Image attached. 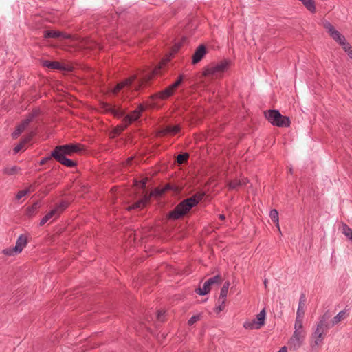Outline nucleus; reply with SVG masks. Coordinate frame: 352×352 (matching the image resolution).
Wrapping results in <instances>:
<instances>
[{
    "label": "nucleus",
    "mask_w": 352,
    "mask_h": 352,
    "mask_svg": "<svg viewBox=\"0 0 352 352\" xmlns=\"http://www.w3.org/2000/svg\"><path fill=\"white\" fill-rule=\"evenodd\" d=\"M83 151V146L80 144H68L57 146L52 151H56L60 154L72 156L74 153H79Z\"/></svg>",
    "instance_id": "obj_5"
},
{
    "label": "nucleus",
    "mask_w": 352,
    "mask_h": 352,
    "mask_svg": "<svg viewBox=\"0 0 352 352\" xmlns=\"http://www.w3.org/2000/svg\"><path fill=\"white\" fill-rule=\"evenodd\" d=\"M204 196V193L198 192L189 198L184 199L174 208L173 210L168 213L167 216L168 219L177 220L182 218L193 207L197 206L199 202L202 200Z\"/></svg>",
    "instance_id": "obj_1"
},
{
    "label": "nucleus",
    "mask_w": 352,
    "mask_h": 352,
    "mask_svg": "<svg viewBox=\"0 0 352 352\" xmlns=\"http://www.w3.org/2000/svg\"><path fill=\"white\" fill-rule=\"evenodd\" d=\"M189 158V155L187 153L179 154L177 157V163L182 164L186 162Z\"/></svg>",
    "instance_id": "obj_34"
},
{
    "label": "nucleus",
    "mask_w": 352,
    "mask_h": 352,
    "mask_svg": "<svg viewBox=\"0 0 352 352\" xmlns=\"http://www.w3.org/2000/svg\"><path fill=\"white\" fill-rule=\"evenodd\" d=\"M42 65L43 67L50 68L53 70H60L65 71L67 70L66 66L62 65L58 61H50L48 60H45L42 62Z\"/></svg>",
    "instance_id": "obj_15"
},
{
    "label": "nucleus",
    "mask_w": 352,
    "mask_h": 352,
    "mask_svg": "<svg viewBox=\"0 0 352 352\" xmlns=\"http://www.w3.org/2000/svg\"><path fill=\"white\" fill-rule=\"evenodd\" d=\"M228 65V61L222 60L220 63L207 68L206 70V75H211L212 76L219 77L227 69Z\"/></svg>",
    "instance_id": "obj_8"
},
{
    "label": "nucleus",
    "mask_w": 352,
    "mask_h": 352,
    "mask_svg": "<svg viewBox=\"0 0 352 352\" xmlns=\"http://www.w3.org/2000/svg\"><path fill=\"white\" fill-rule=\"evenodd\" d=\"M34 118V114L30 115L25 120L16 127V130L12 133V137L13 139H16L28 126L30 123L32 121Z\"/></svg>",
    "instance_id": "obj_12"
},
{
    "label": "nucleus",
    "mask_w": 352,
    "mask_h": 352,
    "mask_svg": "<svg viewBox=\"0 0 352 352\" xmlns=\"http://www.w3.org/2000/svg\"><path fill=\"white\" fill-rule=\"evenodd\" d=\"M229 287H230V283L228 281H226L224 283L222 287H226V289H229Z\"/></svg>",
    "instance_id": "obj_48"
},
{
    "label": "nucleus",
    "mask_w": 352,
    "mask_h": 352,
    "mask_svg": "<svg viewBox=\"0 0 352 352\" xmlns=\"http://www.w3.org/2000/svg\"><path fill=\"white\" fill-rule=\"evenodd\" d=\"M270 217L272 219V221L276 224L278 231L280 232L278 211L275 209L272 210L270 212Z\"/></svg>",
    "instance_id": "obj_28"
},
{
    "label": "nucleus",
    "mask_w": 352,
    "mask_h": 352,
    "mask_svg": "<svg viewBox=\"0 0 352 352\" xmlns=\"http://www.w3.org/2000/svg\"><path fill=\"white\" fill-rule=\"evenodd\" d=\"M226 299H221L220 302L218 300L219 305H218L217 309L219 311H221L223 310V309L225 307V305H226Z\"/></svg>",
    "instance_id": "obj_40"
},
{
    "label": "nucleus",
    "mask_w": 352,
    "mask_h": 352,
    "mask_svg": "<svg viewBox=\"0 0 352 352\" xmlns=\"http://www.w3.org/2000/svg\"><path fill=\"white\" fill-rule=\"evenodd\" d=\"M323 26L333 39L339 43V44H340L343 41H345V37L338 31L335 30L333 25L329 21L324 22Z\"/></svg>",
    "instance_id": "obj_10"
},
{
    "label": "nucleus",
    "mask_w": 352,
    "mask_h": 352,
    "mask_svg": "<svg viewBox=\"0 0 352 352\" xmlns=\"http://www.w3.org/2000/svg\"><path fill=\"white\" fill-rule=\"evenodd\" d=\"M27 194H28V191H25V190H20V191H19V192H18V193L16 194V199L17 200H19V199H21L22 197H23L24 196H25Z\"/></svg>",
    "instance_id": "obj_42"
},
{
    "label": "nucleus",
    "mask_w": 352,
    "mask_h": 352,
    "mask_svg": "<svg viewBox=\"0 0 352 352\" xmlns=\"http://www.w3.org/2000/svg\"><path fill=\"white\" fill-rule=\"evenodd\" d=\"M123 123L120 124V125H118L114 129H113V133L116 134V135H119L123 131H124L127 126L129 124H126L125 123L124 121H122Z\"/></svg>",
    "instance_id": "obj_32"
},
{
    "label": "nucleus",
    "mask_w": 352,
    "mask_h": 352,
    "mask_svg": "<svg viewBox=\"0 0 352 352\" xmlns=\"http://www.w3.org/2000/svg\"><path fill=\"white\" fill-rule=\"evenodd\" d=\"M219 218L221 219V220H224L226 219V217L224 214H219Z\"/></svg>",
    "instance_id": "obj_51"
},
{
    "label": "nucleus",
    "mask_w": 352,
    "mask_h": 352,
    "mask_svg": "<svg viewBox=\"0 0 352 352\" xmlns=\"http://www.w3.org/2000/svg\"><path fill=\"white\" fill-rule=\"evenodd\" d=\"M287 346H283L278 352H287Z\"/></svg>",
    "instance_id": "obj_47"
},
{
    "label": "nucleus",
    "mask_w": 352,
    "mask_h": 352,
    "mask_svg": "<svg viewBox=\"0 0 352 352\" xmlns=\"http://www.w3.org/2000/svg\"><path fill=\"white\" fill-rule=\"evenodd\" d=\"M57 209H53L50 212H48L46 215H45L40 221V226H42L45 224L50 219L53 217L56 216Z\"/></svg>",
    "instance_id": "obj_27"
},
{
    "label": "nucleus",
    "mask_w": 352,
    "mask_h": 352,
    "mask_svg": "<svg viewBox=\"0 0 352 352\" xmlns=\"http://www.w3.org/2000/svg\"><path fill=\"white\" fill-rule=\"evenodd\" d=\"M306 305V297L305 294H301L300 299H299V303H298V307L296 313V316H299L300 317H304L305 314V307Z\"/></svg>",
    "instance_id": "obj_22"
},
{
    "label": "nucleus",
    "mask_w": 352,
    "mask_h": 352,
    "mask_svg": "<svg viewBox=\"0 0 352 352\" xmlns=\"http://www.w3.org/2000/svg\"><path fill=\"white\" fill-rule=\"evenodd\" d=\"M264 324V308H263L256 318L244 322L243 327L246 329H258Z\"/></svg>",
    "instance_id": "obj_9"
},
{
    "label": "nucleus",
    "mask_w": 352,
    "mask_h": 352,
    "mask_svg": "<svg viewBox=\"0 0 352 352\" xmlns=\"http://www.w3.org/2000/svg\"><path fill=\"white\" fill-rule=\"evenodd\" d=\"M324 334L320 330V329H317L315 330L314 334H313V338L315 339L314 343V345H319L322 343L324 338Z\"/></svg>",
    "instance_id": "obj_23"
},
{
    "label": "nucleus",
    "mask_w": 352,
    "mask_h": 352,
    "mask_svg": "<svg viewBox=\"0 0 352 352\" xmlns=\"http://www.w3.org/2000/svg\"><path fill=\"white\" fill-rule=\"evenodd\" d=\"M182 45V42H179L175 44L173 47V53H177Z\"/></svg>",
    "instance_id": "obj_43"
},
{
    "label": "nucleus",
    "mask_w": 352,
    "mask_h": 352,
    "mask_svg": "<svg viewBox=\"0 0 352 352\" xmlns=\"http://www.w3.org/2000/svg\"><path fill=\"white\" fill-rule=\"evenodd\" d=\"M346 313L344 311L339 312L331 320V326L338 324L342 320L345 318Z\"/></svg>",
    "instance_id": "obj_30"
},
{
    "label": "nucleus",
    "mask_w": 352,
    "mask_h": 352,
    "mask_svg": "<svg viewBox=\"0 0 352 352\" xmlns=\"http://www.w3.org/2000/svg\"><path fill=\"white\" fill-rule=\"evenodd\" d=\"M68 206V203L67 201H61L55 209H57L56 217L59 215V214L63 212L65 209H66Z\"/></svg>",
    "instance_id": "obj_35"
},
{
    "label": "nucleus",
    "mask_w": 352,
    "mask_h": 352,
    "mask_svg": "<svg viewBox=\"0 0 352 352\" xmlns=\"http://www.w3.org/2000/svg\"><path fill=\"white\" fill-rule=\"evenodd\" d=\"M340 45L342 46V47L344 49V50L345 52H347V51H349L351 48H352V47L350 46L349 43H347V42L346 41V40H345V41H342Z\"/></svg>",
    "instance_id": "obj_41"
},
{
    "label": "nucleus",
    "mask_w": 352,
    "mask_h": 352,
    "mask_svg": "<svg viewBox=\"0 0 352 352\" xmlns=\"http://www.w3.org/2000/svg\"><path fill=\"white\" fill-rule=\"evenodd\" d=\"M330 318H325V320H324V322H323V325H322V328L324 329L326 331H327V330L331 327H332L331 326V322H329V320Z\"/></svg>",
    "instance_id": "obj_39"
},
{
    "label": "nucleus",
    "mask_w": 352,
    "mask_h": 352,
    "mask_svg": "<svg viewBox=\"0 0 352 352\" xmlns=\"http://www.w3.org/2000/svg\"><path fill=\"white\" fill-rule=\"evenodd\" d=\"M39 207V202H35L33 205H32L31 206L28 207L26 209L25 214L29 217L34 216Z\"/></svg>",
    "instance_id": "obj_25"
},
{
    "label": "nucleus",
    "mask_w": 352,
    "mask_h": 352,
    "mask_svg": "<svg viewBox=\"0 0 352 352\" xmlns=\"http://www.w3.org/2000/svg\"><path fill=\"white\" fill-rule=\"evenodd\" d=\"M228 289L226 287H221L220 296L219 298V301L220 302L221 299H226L228 295Z\"/></svg>",
    "instance_id": "obj_37"
},
{
    "label": "nucleus",
    "mask_w": 352,
    "mask_h": 352,
    "mask_svg": "<svg viewBox=\"0 0 352 352\" xmlns=\"http://www.w3.org/2000/svg\"><path fill=\"white\" fill-rule=\"evenodd\" d=\"M245 184H246V179H243L242 181L235 179V180L230 182L228 184V186H229L230 189L236 190L240 186H243Z\"/></svg>",
    "instance_id": "obj_26"
},
{
    "label": "nucleus",
    "mask_w": 352,
    "mask_h": 352,
    "mask_svg": "<svg viewBox=\"0 0 352 352\" xmlns=\"http://www.w3.org/2000/svg\"><path fill=\"white\" fill-rule=\"evenodd\" d=\"M2 252H3V254L8 255V256H12L14 254H16L15 250H14V248L4 249L2 251Z\"/></svg>",
    "instance_id": "obj_38"
},
{
    "label": "nucleus",
    "mask_w": 352,
    "mask_h": 352,
    "mask_svg": "<svg viewBox=\"0 0 352 352\" xmlns=\"http://www.w3.org/2000/svg\"><path fill=\"white\" fill-rule=\"evenodd\" d=\"M153 74L147 72L138 79L136 76H132L129 78L118 83L112 89L113 94H117L120 90L125 87H133L135 90H138L144 83L148 82L153 77Z\"/></svg>",
    "instance_id": "obj_2"
},
{
    "label": "nucleus",
    "mask_w": 352,
    "mask_h": 352,
    "mask_svg": "<svg viewBox=\"0 0 352 352\" xmlns=\"http://www.w3.org/2000/svg\"><path fill=\"white\" fill-rule=\"evenodd\" d=\"M66 156L67 155L60 154L56 151H52V157H53V158H54L58 162L67 167H75L76 166V163L73 160L67 158Z\"/></svg>",
    "instance_id": "obj_11"
},
{
    "label": "nucleus",
    "mask_w": 352,
    "mask_h": 352,
    "mask_svg": "<svg viewBox=\"0 0 352 352\" xmlns=\"http://www.w3.org/2000/svg\"><path fill=\"white\" fill-rule=\"evenodd\" d=\"M28 191V194L34 191V187L32 185H30L27 189L25 190Z\"/></svg>",
    "instance_id": "obj_46"
},
{
    "label": "nucleus",
    "mask_w": 352,
    "mask_h": 352,
    "mask_svg": "<svg viewBox=\"0 0 352 352\" xmlns=\"http://www.w3.org/2000/svg\"><path fill=\"white\" fill-rule=\"evenodd\" d=\"M181 127L179 124L177 125H167L162 128L160 131V135H175L180 131Z\"/></svg>",
    "instance_id": "obj_14"
},
{
    "label": "nucleus",
    "mask_w": 352,
    "mask_h": 352,
    "mask_svg": "<svg viewBox=\"0 0 352 352\" xmlns=\"http://www.w3.org/2000/svg\"><path fill=\"white\" fill-rule=\"evenodd\" d=\"M19 170V168L16 166H14L12 167H7L3 170L4 173L8 175H12L17 173Z\"/></svg>",
    "instance_id": "obj_33"
},
{
    "label": "nucleus",
    "mask_w": 352,
    "mask_h": 352,
    "mask_svg": "<svg viewBox=\"0 0 352 352\" xmlns=\"http://www.w3.org/2000/svg\"><path fill=\"white\" fill-rule=\"evenodd\" d=\"M26 244H27V238L25 236H24L23 235H21L18 238L16 245L14 247V250H15V253L16 254L20 253L23 250V248L26 245Z\"/></svg>",
    "instance_id": "obj_20"
},
{
    "label": "nucleus",
    "mask_w": 352,
    "mask_h": 352,
    "mask_svg": "<svg viewBox=\"0 0 352 352\" xmlns=\"http://www.w3.org/2000/svg\"><path fill=\"white\" fill-rule=\"evenodd\" d=\"M34 133L32 132L29 135H26L19 144H17L13 149L14 153L16 154L24 148L25 145L28 143L32 138Z\"/></svg>",
    "instance_id": "obj_18"
},
{
    "label": "nucleus",
    "mask_w": 352,
    "mask_h": 352,
    "mask_svg": "<svg viewBox=\"0 0 352 352\" xmlns=\"http://www.w3.org/2000/svg\"><path fill=\"white\" fill-rule=\"evenodd\" d=\"M331 318V314L327 311L326 313H324V314L320 318L319 322H318V324H317V329H320V330L325 335L326 333V331L322 329L321 327L322 325H323V322H324V320H325V318Z\"/></svg>",
    "instance_id": "obj_29"
},
{
    "label": "nucleus",
    "mask_w": 352,
    "mask_h": 352,
    "mask_svg": "<svg viewBox=\"0 0 352 352\" xmlns=\"http://www.w3.org/2000/svg\"><path fill=\"white\" fill-rule=\"evenodd\" d=\"M184 76L180 75L178 78V79L172 85L166 87L165 89L159 91L152 96L153 100H166L170 96H171L175 90L181 85L182 82L183 81Z\"/></svg>",
    "instance_id": "obj_4"
},
{
    "label": "nucleus",
    "mask_w": 352,
    "mask_h": 352,
    "mask_svg": "<svg viewBox=\"0 0 352 352\" xmlns=\"http://www.w3.org/2000/svg\"><path fill=\"white\" fill-rule=\"evenodd\" d=\"M146 179L143 180V181L142 182V185H141L142 188H145V186H146Z\"/></svg>",
    "instance_id": "obj_49"
},
{
    "label": "nucleus",
    "mask_w": 352,
    "mask_h": 352,
    "mask_svg": "<svg viewBox=\"0 0 352 352\" xmlns=\"http://www.w3.org/2000/svg\"><path fill=\"white\" fill-rule=\"evenodd\" d=\"M186 41V38H184L183 40H182V42H184Z\"/></svg>",
    "instance_id": "obj_52"
},
{
    "label": "nucleus",
    "mask_w": 352,
    "mask_h": 352,
    "mask_svg": "<svg viewBox=\"0 0 352 352\" xmlns=\"http://www.w3.org/2000/svg\"><path fill=\"white\" fill-rule=\"evenodd\" d=\"M302 320L303 317H300L299 316H296L295 324H294V331L300 332V333H306L303 329L302 326Z\"/></svg>",
    "instance_id": "obj_24"
},
{
    "label": "nucleus",
    "mask_w": 352,
    "mask_h": 352,
    "mask_svg": "<svg viewBox=\"0 0 352 352\" xmlns=\"http://www.w3.org/2000/svg\"><path fill=\"white\" fill-rule=\"evenodd\" d=\"M165 314V311H159L158 313H157V319L160 320V321H162V316L164 315Z\"/></svg>",
    "instance_id": "obj_45"
},
{
    "label": "nucleus",
    "mask_w": 352,
    "mask_h": 352,
    "mask_svg": "<svg viewBox=\"0 0 352 352\" xmlns=\"http://www.w3.org/2000/svg\"><path fill=\"white\" fill-rule=\"evenodd\" d=\"M342 234H344L349 240L352 242V229L350 228L347 225L344 224L342 226Z\"/></svg>",
    "instance_id": "obj_31"
},
{
    "label": "nucleus",
    "mask_w": 352,
    "mask_h": 352,
    "mask_svg": "<svg viewBox=\"0 0 352 352\" xmlns=\"http://www.w3.org/2000/svg\"><path fill=\"white\" fill-rule=\"evenodd\" d=\"M52 155L50 157H44L41 160V161L40 162V164L41 165H44L45 164H46L48 161H50L51 159H52Z\"/></svg>",
    "instance_id": "obj_44"
},
{
    "label": "nucleus",
    "mask_w": 352,
    "mask_h": 352,
    "mask_svg": "<svg viewBox=\"0 0 352 352\" xmlns=\"http://www.w3.org/2000/svg\"><path fill=\"white\" fill-rule=\"evenodd\" d=\"M221 277L219 275L214 276L208 279L203 285V287H199L195 289V292L199 295L204 296L208 294L211 287L214 285H219L221 283Z\"/></svg>",
    "instance_id": "obj_6"
},
{
    "label": "nucleus",
    "mask_w": 352,
    "mask_h": 352,
    "mask_svg": "<svg viewBox=\"0 0 352 352\" xmlns=\"http://www.w3.org/2000/svg\"><path fill=\"white\" fill-rule=\"evenodd\" d=\"M150 200V196L146 195L144 198L138 200L132 206L129 207V210L143 208Z\"/></svg>",
    "instance_id": "obj_21"
},
{
    "label": "nucleus",
    "mask_w": 352,
    "mask_h": 352,
    "mask_svg": "<svg viewBox=\"0 0 352 352\" xmlns=\"http://www.w3.org/2000/svg\"><path fill=\"white\" fill-rule=\"evenodd\" d=\"M200 318H201L200 314L190 317L188 321V325H190V326L193 325L197 321L200 320Z\"/></svg>",
    "instance_id": "obj_36"
},
{
    "label": "nucleus",
    "mask_w": 352,
    "mask_h": 352,
    "mask_svg": "<svg viewBox=\"0 0 352 352\" xmlns=\"http://www.w3.org/2000/svg\"><path fill=\"white\" fill-rule=\"evenodd\" d=\"M206 48L204 45H199L195 50L192 56V63L197 64L199 63L206 54Z\"/></svg>",
    "instance_id": "obj_16"
},
{
    "label": "nucleus",
    "mask_w": 352,
    "mask_h": 352,
    "mask_svg": "<svg viewBox=\"0 0 352 352\" xmlns=\"http://www.w3.org/2000/svg\"><path fill=\"white\" fill-rule=\"evenodd\" d=\"M305 336L306 333L294 331L292 336L287 342V348L292 351H296L303 344Z\"/></svg>",
    "instance_id": "obj_7"
},
{
    "label": "nucleus",
    "mask_w": 352,
    "mask_h": 352,
    "mask_svg": "<svg viewBox=\"0 0 352 352\" xmlns=\"http://www.w3.org/2000/svg\"><path fill=\"white\" fill-rule=\"evenodd\" d=\"M105 110L111 114H113L115 117L122 118L124 115V111L120 108H116V107L111 106L110 104L105 105Z\"/></svg>",
    "instance_id": "obj_19"
},
{
    "label": "nucleus",
    "mask_w": 352,
    "mask_h": 352,
    "mask_svg": "<svg viewBox=\"0 0 352 352\" xmlns=\"http://www.w3.org/2000/svg\"><path fill=\"white\" fill-rule=\"evenodd\" d=\"M45 38H63L65 39L70 38L71 36L67 34H65L60 31L56 30H45L43 32Z\"/></svg>",
    "instance_id": "obj_17"
},
{
    "label": "nucleus",
    "mask_w": 352,
    "mask_h": 352,
    "mask_svg": "<svg viewBox=\"0 0 352 352\" xmlns=\"http://www.w3.org/2000/svg\"><path fill=\"white\" fill-rule=\"evenodd\" d=\"M348 55L352 58V48H351L349 51H347Z\"/></svg>",
    "instance_id": "obj_50"
},
{
    "label": "nucleus",
    "mask_w": 352,
    "mask_h": 352,
    "mask_svg": "<svg viewBox=\"0 0 352 352\" xmlns=\"http://www.w3.org/2000/svg\"><path fill=\"white\" fill-rule=\"evenodd\" d=\"M144 111V107L140 104L138 108L134 110L131 114L124 116L123 121L126 124H131L137 120L141 116V113Z\"/></svg>",
    "instance_id": "obj_13"
},
{
    "label": "nucleus",
    "mask_w": 352,
    "mask_h": 352,
    "mask_svg": "<svg viewBox=\"0 0 352 352\" xmlns=\"http://www.w3.org/2000/svg\"><path fill=\"white\" fill-rule=\"evenodd\" d=\"M265 118L274 126L278 127H288L290 120L288 117L280 114L278 110H269L265 111Z\"/></svg>",
    "instance_id": "obj_3"
}]
</instances>
